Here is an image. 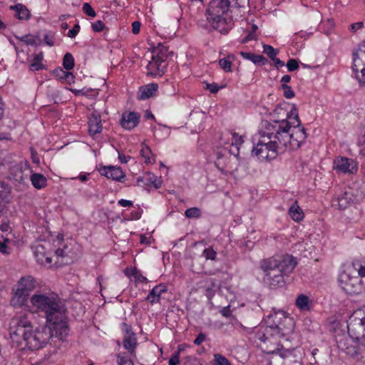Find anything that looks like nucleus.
I'll return each instance as SVG.
<instances>
[{"label": "nucleus", "instance_id": "e2e57ef3", "mask_svg": "<svg viewBox=\"0 0 365 365\" xmlns=\"http://www.w3.org/2000/svg\"><path fill=\"white\" fill-rule=\"evenodd\" d=\"M118 204L122 207H130L133 205L132 201L124 199L120 200Z\"/></svg>", "mask_w": 365, "mask_h": 365}, {"label": "nucleus", "instance_id": "680f3d73", "mask_svg": "<svg viewBox=\"0 0 365 365\" xmlns=\"http://www.w3.org/2000/svg\"><path fill=\"white\" fill-rule=\"evenodd\" d=\"M256 39V34L252 32V31H250L249 32V34L242 39V43H247L250 41H252V40H255Z\"/></svg>", "mask_w": 365, "mask_h": 365}, {"label": "nucleus", "instance_id": "6e6d98bb", "mask_svg": "<svg viewBox=\"0 0 365 365\" xmlns=\"http://www.w3.org/2000/svg\"><path fill=\"white\" fill-rule=\"evenodd\" d=\"M206 339V335L202 332H200L196 339L194 340V344L197 346L200 345Z\"/></svg>", "mask_w": 365, "mask_h": 365}, {"label": "nucleus", "instance_id": "cd10ccee", "mask_svg": "<svg viewBox=\"0 0 365 365\" xmlns=\"http://www.w3.org/2000/svg\"><path fill=\"white\" fill-rule=\"evenodd\" d=\"M145 182V184H152L155 188H159L161 186L162 181L158 178L157 176L151 173H147L143 177H139L137 179V182Z\"/></svg>", "mask_w": 365, "mask_h": 365}, {"label": "nucleus", "instance_id": "72a5a7b5", "mask_svg": "<svg viewBox=\"0 0 365 365\" xmlns=\"http://www.w3.org/2000/svg\"><path fill=\"white\" fill-rule=\"evenodd\" d=\"M230 135H232V140L231 145L232 146L235 145L236 150H237V153H235L232 151H230V153L237 156L239 154V146L240 145H242L243 143L242 137L241 135H239L236 133H230Z\"/></svg>", "mask_w": 365, "mask_h": 365}, {"label": "nucleus", "instance_id": "de8ad7c7", "mask_svg": "<svg viewBox=\"0 0 365 365\" xmlns=\"http://www.w3.org/2000/svg\"><path fill=\"white\" fill-rule=\"evenodd\" d=\"M287 67L289 71H294L299 68L298 61L296 59L291 58L287 61Z\"/></svg>", "mask_w": 365, "mask_h": 365}, {"label": "nucleus", "instance_id": "5701e85b", "mask_svg": "<svg viewBox=\"0 0 365 365\" xmlns=\"http://www.w3.org/2000/svg\"><path fill=\"white\" fill-rule=\"evenodd\" d=\"M158 85L157 83H150L140 87L137 95L138 100H146L153 96L158 91Z\"/></svg>", "mask_w": 365, "mask_h": 365}, {"label": "nucleus", "instance_id": "052dcab7", "mask_svg": "<svg viewBox=\"0 0 365 365\" xmlns=\"http://www.w3.org/2000/svg\"><path fill=\"white\" fill-rule=\"evenodd\" d=\"M217 252H202V257L206 260L211 259L215 260L216 258Z\"/></svg>", "mask_w": 365, "mask_h": 365}, {"label": "nucleus", "instance_id": "7c9ffc66", "mask_svg": "<svg viewBox=\"0 0 365 365\" xmlns=\"http://www.w3.org/2000/svg\"><path fill=\"white\" fill-rule=\"evenodd\" d=\"M310 299L305 294H299L296 299V306L301 311H309L310 309Z\"/></svg>", "mask_w": 365, "mask_h": 365}, {"label": "nucleus", "instance_id": "ddd939ff", "mask_svg": "<svg viewBox=\"0 0 365 365\" xmlns=\"http://www.w3.org/2000/svg\"><path fill=\"white\" fill-rule=\"evenodd\" d=\"M334 168L339 173L355 174L358 170V163L351 158L338 157L334 160Z\"/></svg>", "mask_w": 365, "mask_h": 365}, {"label": "nucleus", "instance_id": "2f4dec72", "mask_svg": "<svg viewBox=\"0 0 365 365\" xmlns=\"http://www.w3.org/2000/svg\"><path fill=\"white\" fill-rule=\"evenodd\" d=\"M289 214L292 219L295 222H299L304 218V213L302 210L295 202L289 210Z\"/></svg>", "mask_w": 365, "mask_h": 365}, {"label": "nucleus", "instance_id": "c9c22d12", "mask_svg": "<svg viewBox=\"0 0 365 365\" xmlns=\"http://www.w3.org/2000/svg\"><path fill=\"white\" fill-rule=\"evenodd\" d=\"M185 215L187 218H200L202 215V212L200 208L193 207L187 209L185 212Z\"/></svg>", "mask_w": 365, "mask_h": 365}, {"label": "nucleus", "instance_id": "a211bd4d", "mask_svg": "<svg viewBox=\"0 0 365 365\" xmlns=\"http://www.w3.org/2000/svg\"><path fill=\"white\" fill-rule=\"evenodd\" d=\"M357 199L352 192L345 191L339 195L336 200L332 201L334 206H338L341 210L347 208L351 205L355 203Z\"/></svg>", "mask_w": 365, "mask_h": 365}, {"label": "nucleus", "instance_id": "79ce46f5", "mask_svg": "<svg viewBox=\"0 0 365 365\" xmlns=\"http://www.w3.org/2000/svg\"><path fill=\"white\" fill-rule=\"evenodd\" d=\"M66 71L67 70L64 71L62 68L58 67L53 71L52 74L57 80L63 81Z\"/></svg>", "mask_w": 365, "mask_h": 365}, {"label": "nucleus", "instance_id": "7ed1b4c3", "mask_svg": "<svg viewBox=\"0 0 365 365\" xmlns=\"http://www.w3.org/2000/svg\"><path fill=\"white\" fill-rule=\"evenodd\" d=\"M30 303L34 312L43 314L46 324L58 329L59 335L68 334L66 308L56 294L37 292L30 298Z\"/></svg>", "mask_w": 365, "mask_h": 365}, {"label": "nucleus", "instance_id": "a18cd8bd", "mask_svg": "<svg viewBox=\"0 0 365 365\" xmlns=\"http://www.w3.org/2000/svg\"><path fill=\"white\" fill-rule=\"evenodd\" d=\"M82 10L88 16H91V17L96 16V12L94 11V9L92 8V6L88 3H84L83 4Z\"/></svg>", "mask_w": 365, "mask_h": 365}, {"label": "nucleus", "instance_id": "338daca9", "mask_svg": "<svg viewBox=\"0 0 365 365\" xmlns=\"http://www.w3.org/2000/svg\"><path fill=\"white\" fill-rule=\"evenodd\" d=\"M272 61L274 62V66L277 68L283 67L284 66V62L283 61L280 60L279 58H277V57H275Z\"/></svg>", "mask_w": 365, "mask_h": 365}, {"label": "nucleus", "instance_id": "49530a36", "mask_svg": "<svg viewBox=\"0 0 365 365\" xmlns=\"http://www.w3.org/2000/svg\"><path fill=\"white\" fill-rule=\"evenodd\" d=\"M151 153L150 148L148 145H145L140 150L141 155L145 158V163H150V160L149 158V155Z\"/></svg>", "mask_w": 365, "mask_h": 365}, {"label": "nucleus", "instance_id": "e433bc0d", "mask_svg": "<svg viewBox=\"0 0 365 365\" xmlns=\"http://www.w3.org/2000/svg\"><path fill=\"white\" fill-rule=\"evenodd\" d=\"M263 52L266 53L271 60H272L276 57L279 51L274 49L272 46L264 44L263 45Z\"/></svg>", "mask_w": 365, "mask_h": 365}, {"label": "nucleus", "instance_id": "13d9d810", "mask_svg": "<svg viewBox=\"0 0 365 365\" xmlns=\"http://www.w3.org/2000/svg\"><path fill=\"white\" fill-rule=\"evenodd\" d=\"M74 78H75L74 75L69 71H67L65 75V78L63 81L71 84V83H73L74 81Z\"/></svg>", "mask_w": 365, "mask_h": 365}, {"label": "nucleus", "instance_id": "2eb2a0df", "mask_svg": "<svg viewBox=\"0 0 365 365\" xmlns=\"http://www.w3.org/2000/svg\"><path fill=\"white\" fill-rule=\"evenodd\" d=\"M212 25V27L222 34H226L233 26L232 20L227 19V16H222L220 18L207 19Z\"/></svg>", "mask_w": 365, "mask_h": 365}, {"label": "nucleus", "instance_id": "3c124183", "mask_svg": "<svg viewBox=\"0 0 365 365\" xmlns=\"http://www.w3.org/2000/svg\"><path fill=\"white\" fill-rule=\"evenodd\" d=\"M54 34L49 32L44 35V41L46 45L49 46H53L54 45L53 42Z\"/></svg>", "mask_w": 365, "mask_h": 365}, {"label": "nucleus", "instance_id": "0e129e2a", "mask_svg": "<svg viewBox=\"0 0 365 365\" xmlns=\"http://www.w3.org/2000/svg\"><path fill=\"white\" fill-rule=\"evenodd\" d=\"M118 159L121 163H126L130 159V157L118 152Z\"/></svg>", "mask_w": 365, "mask_h": 365}, {"label": "nucleus", "instance_id": "aec40b11", "mask_svg": "<svg viewBox=\"0 0 365 365\" xmlns=\"http://www.w3.org/2000/svg\"><path fill=\"white\" fill-rule=\"evenodd\" d=\"M273 115L276 118L274 120H273L272 122H269L267 120L262 121V128H263V123H267L268 124L273 125L275 123V122L278 120H294L293 118L294 117V115L291 114V110L288 111L286 108H283L282 105L279 104L277 105L275 109L273 111Z\"/></svg>", "mask_w": 365, "mask_h": 365}, {"label": "nucleus", "instance_id": "69168bd1", "mask_svg": "<svg viewBox=\"0 0 365 365\" xmlns=\"http://www.w3.org/2000/svg\"><path fill=\"white\" fill-rule=\"evenodd\" d=\"M363 25H364L363 22H357V23L352 24L351 25V31L352 32H355L356 30L362 28Z\"/></svg>", "mask_w": 365, "mask_h": 365}, {"label": "nucleus", "instance_id": "393cba45", "mask_svg": "<svg viewBox=\"0 0 365 365\" xmlns=\"http://www.w3.org/2000/svg\"><path fill=\"white\" fill-rule=\"evenodd\" d=\"M153 56L155 59H159L161 61L165 62L166 59L170 55L168 47L163 43H158L157 46L154 47L153 51Z\"/></svg>", "mask_w": 365, "mask_h": 365}, {"label": "nucleus", "instance_id": "c756f323", "mask_svg": "<svg viewBox=\"0 0 365 365\" xmlns=\"http://www.w3.org/2000/svg\"><path fill=\"white\" fill-rule=\"evenodd\" d=\"M123 346L131 354L135 351L137 345V339L135 334H126L123 339Z\"/></svg>", "mask_w": 365, "mask_h": 365}, {"label": "nucleus", "instance_id": "dca6fc26", "mask_svg": "<svg viewBox=\"0 0 365 365\" xmlns=\"http://www.w3.org/2000/svg\"><path fill=\"white\" fill-rule=\"evenodd\" d=\"M101 175H104L109 179L115 181H122L125 178V175L120 167L115 166H102L98 170Z\"/></svg>", "mask_w": 365, "mask_h": 365}, {"label": "nucleus", "instance_id": "f704fd0d", "mask_svg": "<svg viewBox=\"0 0 365 365\" xmlns=\"http://www.w3.org/2000/svg\"><path fill=\"white\" fill-rule=\"evenodd\" d=\"M47 96L50 102L58 103L61 101L60 92L58 90L48 88L47 91Z\"/></svg>", "mask_w": 365, "mask_h": 365}, {"label": "nucleus", "instance_id": "20e7f679", "mask_svg": "<svg viewBox=\"0 0 365 365\" xmlns=\"http://www.w3.org/2000/svg\"><path fill=\"white\" fill-rule=\"evenodd\" d=\"M297 262L291 255H276L260 262V268L264 272V282L270 288L282 287L284 276L292 272Z\"/></svg>", "mask_w": 365, "mask_h": 365}, {"label": "nucleus", "instance_id": "bf43d9fd", "mask_svg": "<svg viewBox=\"0 0 365 365\" xmlns=\"http://www.w3.org/2000/svg\"><path fill=\"white\" fill-rule=\"evenodd\" d=\"M141 24L140 21H135L132 24V32L134 34H138L140 32Z\"/></svg>", "mask_w": 365, "mask_h": 365}, {"label": "nucleus", "instance_id": "4be33fe9", "mask_svg": "<svg viewBox=\"0 0 365 365\" xmlns=\"http://www.w3.org/2000/svg\"><path fill=\"white\" fill-rule=\"evenodd\" d=\"M363 48H365V40L362 41L359 43L358 48L354 49L352 52L353 64L351 66L353 72L355 73L356 78L359 81L361 85L365 86V80L362 81L359 78V69H358V61H360L359 53L363 51Z\"/></svg>", "mask_w": 365, "mask_h": 365}, {"label": "nucleus", "instance_id": "864d4df0", "mask_svg": "<svg viewBox=\"0 0 365 365\" xmlns=\"http://www.w3.org/2000/svg\"><path fill=\"white\" fill-rule=\"evenodd\" d=\"M19 40L21 41L25 42L28 45H31V46H36L37 45L35 38H33V37L29 38V36H27V35L19 38Z\"/></svg>", "mask_w": 365, "mask_h": 365}, {"label": "nucleus", "instance_id": "412c9836", "mask_svg": "<svg viewBox=\"0 0 365 365\" xmlns=\"http://www.w3.org/2000/svg\"><path fill=\"white\" fill-rule=\"evenodd\" d=\"M140 115L135 112L123 113L122 114L120 124L123 128L131 130L137 126L139 123Z\"/></svg>", "mask_w": 365, "mask_h": 365}, {"label": "nucleus", "instance_id": "c03bdc74", "mask_svg": "<svg viewBox=\"0 0 365 365\" xmlns=\"http://www.w3.org/2000/svg\"><path fill=\"white\" fill-rule=\"evenodd\" d=\"M215 365H231L230 362L227 358L221 354H215Z\"/></svg>", "mask_w": 365, "mask_h": 365}, {"label": "nucleus", "instance_id": "774afa93", "mask_svg": "<svg viewBox=\"0 0 365 365\" xmlns=\"http://www.w3.org/2000/svg\"><path fill=\"white\" fill-rule=\"evenodd\" d=\"M10 229L9 225L7 222H1L0 224V230L2 232H6Z\"/></svg>", "mask_w": 365, "mask_h": 365}, {"label": "nucleus", "instance_id": "9d476101", "mask_svg": "<svg viewBox=\"0 0 365 365\" xmlns=\"http://www.w3.org/2000/svg\"><path fill=\"white\" fill-rule=\"evenodd\" d=\"M11 158L10 155L0 158V165L4 168L9 170V178L17 182L24 183L28 176L27 173H25L21 165L18 164L13 165L12 162L10 161Z\"/></svg>", "mask_w": 365, "mask_h": 365}, {"label": "nucleus", "instance_id": "bb28decb", "mask_svg": "<svg viewBox=\"0 0 365 365\" xmlns=\"http://www.w3.org/2000/svg\"><path fill=\"white\" fill-rule=\"evenodd\" d=\"M240 55L247 60L251 61L255 64L264 66L267 63V59L262 55H257L250 52L241 51Z\"/></svg>", "mask_w": 365, "mask_h": 365}, {"label": "nucleus", "instance_id": "5fc2aeb1", "mask_svg": "<svg viewBox=\"0 0 365 365\" xmlns=\"http://www.w3.org/2000/svg\"><path fill=\"white\" fill-rule=\"evenodd\" d=\"M206 88L208 89L212 93H216L219 91L220 87L217 83H207Z\"/></svg>", "mask_w": 365, "mask_h": 365}, {"label": "nucleus", "instance_id": "8fccbe9b", "mask_svg": "<svg viewBox=\"0 0 365 365\" xmlns=\"http://www.w3.org/2000/svg\"><path fill=\"white\" fill-rule=\"evenodd\" d=\"M181 351V348L179 347V351L178 353H175L172 356V357L169 359L168 364L169 365H177L180 363V351Z\"/></svg>", "mask_w": 365, "mask_h": 365}, {"label": "nucleus", "instance_id": "473e14b6", "mask_svg": "<svg viewBox=\"0 0 365 365\" xmlns=\"http://www.w3.org/2000/svg\"><path fill=\"white\" fill-rule=\"evenodd\" d=\"M74 65L75 63L73 55L71 53H66L63 58V68L67 71H70L73 68Z\"/></svg>", "mask_w": 365, "mask_h": 365}, {"label": "nucleus", "instance_id": "ea45409f", "mask_svg": "<svg viewBox=\"0 0 365 365\" xmlns=\"http://www.w3.org/2000/svg\"><path fill=\"white\" fill-rule=\"evenodd\" d=\"M281 87L284 91V96L286 98L289 99L294 97L295 93L291 86H288L287 84L282 83Z\"/></svg>", "mask_w": 365, "mask_h": 365}, {"label": "nucleus", "instance_id": "4d7b16f0", "mask_svg": "<svg viewBox=\"0 0 365 365\" xmlns=\"http://www.w3.org/2000/svg\"><path fill=\"white\" fill-rule=\"evenodd\" d=\"M43 68V65L41 63L33 61L30 65V69L32 71H39Z\"/></svg>", "mask_w": 365, "mask_h": 365}, {"label": "nucleus", "instance_id": "423d86ee", "mask_svg": "<svg viewBox=\"0 0 365 365\" xmlns=\"http://www.w3.org/2000/svg\"><path fill=\"white\" fill-rule=\"evenodd\" d=\"M265 327L258 329L257 336L260 339L266 336L276 334L279 338L292 333L294 330L293 319L284 312L279 311L269 314L265 319Z\"/></svg>", "mask_w": 365, "mask_h": 365}, {"label": "nucleus", "instance_id": "603ef678", "mask_svg": "<svg viewBox=\"0 0 365 365\" xmlns=\"http://www.w3.org/2000/svg\"><path fill=\"white\" fill-rule=\"evenodd\" d=\"M80 29H81V27H80L79 24H75L74 26L73 27V29H71L68 32L67 36L71 38H75L77 36V34L79 33Z\"/></svg>", "mask_w": 365, "mask_h": 365}, {"label": "nucleus", "instance_id": "4c0bfd02", "mask_svg": "<svg viewBox=\"0 0 365 365\" xmlns=\"http://www.w3.org/2000/svg\"><path fill=\"white\" fill-rule=\"evenodd\" d=\"M131 274L135 279L136 282L146 283L148 279L142 275V274L136 269L132 268Z\"/></svg>", "mask_w": 365, "mask_h": 365}, {"label": "nucleus", "instance_id": "a19ab883", "mask_svg": "<svg viewBox=\"0 0 365 365\" xmlns=\"http://www.w3.org/2000/svg\"><path fill=\"white\" fill-rule=\"evenodd\" d=\"M117 363L118 365H134L129 356L120 354L118 356Z\"/></svg>", "mask_w": 365, "mask_h": 365}, {"label": "nucleus", "instance_id": "6e6552de", "mask_svg": "<svg viewBox=\"0 0 365 365\" xmlns=\"http://www.w3.org/2000/svg\"><path fill=\"white\" fill-rule=\"evenodd\" d=\"M36 287V282L35 279L28 275L22 277L14 289V295L11 298V303L14 307H21L29 299L30 292L34 291Z\"/></svg>", "mask_w": 365, "mask_h": 365}, {"label": "nucleus", "instance_id": "9b49d317", "mask_svg": "<svg viewBox=\"0 0 365 365\" xmlns=\"http://www.w3.org/2000/svg\"><path fill=\"white\" fill-rule=\"evenodd\" d=\"M257 335L258 330L255 334V341L263 352L269 354L274 353L279 354V351L282 350L279 349L278 339L279 337L277 336L276 334L268 335L262 339L259 338Z\"/></svg>", "mask_w": 365, "mask_h": 365}, {"label": "nucleus", "instance_id": "c85d7f7f", "mask_svg": "<svg viewBox=\"0 0 365 365\" xmlns=\"http://www.w3.org/2000/svg\"><path fill=\"white\" fill-rule=\"evenodd\" d=\"M32 185L38 190L45 187L47 185L46 178L41 173H32L30 176Z\"/></svg>", "mask_w": 365, "mask_h": 365}, {"label": "nucleus", "instance_id": "f03ea898", "mask_svg": "<svg viewBox=\"0 0 365 365\" xmlns=\"http://www.w3.org/2000/svg\"><path fill=\"white\" fill-rule=\"evenodd\" d=\"M291 114L294 115L292 120H282L271 125L265 124L264 133L271 135L276 139V145L283 153L285 150H296L299 149L307 138L305 128L302 126L301 120L298 115V109L296 105L293 104L291 109Z\"/></svg>", "mask_w": 365, "mask_h": 365}, {"label": "nucleus", "instance_id": "0eeeda50", "mask_svg": "<svg viewBox=\"0 0 365 365\" xmlns=\"http://www.w3.org/2000/svg\"><path fill=\"white\" fill-rule=\"evenodd\" d=\"M264 130L265 124L264 123L263 128L259 130L261 139L254 146L252 154L259 159H274L278 153H280V150L278 147L275 146L278 145L276 139L272 138L271 135H265L264 133Z\"/></svg>", "mask_w": 365, "mask_h": 365}, {"label": "nucleus", "instance_id": "b1692460", "mask_svg": "<svg viewBox=\"0 0 365 365\" xmlns=\"http://www.w3.org/2000/svg\"><path fill=\"white\" fill-rule=\"evenodd\" d=\"M167 289L165 285L162 284H158L153 288L146 297V300L150 302L152 304L160 302L161 294L165 293Z\"/></svg>", "mask_w": 365, "mask_h": 365}, {"label": "nucleus", "instance_id": "4468645a", "mask_svg": "<svg viewBox=\"0 0 365 365\" xmlns=\"http://www.w3.org/2000/svg\"><path fill=\"white\" fill-rule=\"evenodd\" d=\"M279 355L283 359L282 365H302V355L298 349H282Z\"/></svg>", "mask_w": 365, "mask_h": 365}, {"label": "nucleus", "instance_id": "a878e982", "mask_svg": "<svg viewBox=\"0 0 365 365\" xmlns=\"http://www.w3.org/2000/svg\"><path fill=\"white\" fill-rule=\"evenodd\" d=\"M9 9L16 12V17L20 20H28L30 19V11L22 4H16L15 5H11L10 6Z\"/></svg>", "mask_w": 365, "mask_h": 365}, {"label": "nucleus", "instance_id": "58836bf2", "mask_svg": "<svg viewBox=\"0 0 365 365\" xmlns=\"http://www.w3.org/2000/svg\"><path fill=\"white\" fill-rule=\"evenodd\" d=\"M219 64L220 67L225 71V72H230L232 71L231 69V65L232 62L229 59V56L227 58H222L219 61Z\"/></svg>", "mask_w": 365, "mask_h": 365}, {"label": "nucleus", "instance_id": "f3484780", "mask_svg": "<svg viewBox=\"0 0 365 365\" xmlns=\"http://www.w3.org/2000/svg\"><path fill=\"white\" fill-rule=\"evenodd\" d=\"M167 66L165 62L155 59V57L152 56L151 61H149L146 67L148 75L154 77L161 76L165 72Z\"/></svg>", "mask_w": 365, "mask_h": 365}, {"label": "nucleus", "instance_id": "f257e3e1", "mask_svg": "<svg viewBox=\"0 0 365 365\" xmlns=\"http://www.w3.org/2000/svg\"><path fill=\"white\" fill-rule=\"evenodd\" d=\"M58 329L46 324L34 330L27 314H20L13 317L9 327L12 340L17 343L24 341L26 346L31 350L42 349L53 336L63 340L68 336L59 335Z\"/></svg>", "mask_w": 365, "mask_h": 365}, {"label": "nucleus", "instance_id": "09e8293b", "mask_svg": "<svg viewBox=\"0 0 365 365\" xmlns=\"http://www.w3.org/2000/svg\"><path fill=\"white\" fill-rule=\"evenodd\" d=\"M91 27L96 32H100L104 30L105 24L101 20H98L94 23H92Z\"/></svg>", "mask_w": 365, "mask_h": 365}, {"label": "nucleus", "instance_id": "39448f33", "mask_svg": "<svg viewBox=\"0 0 365 365\" xmlns=\"http://www.w3.org/2000/svg\"><path fill=\"white\" fill-rule=\"evenodd\" d=\"M339 282L348 294L362 293L365 290V257L355 258L351 265L341 273Z\"/></svg>", "mask_w": 365, "mask_h": 365}, {"label": "nucleus", "instance_id": "37998d69", "mask_svg": "<svg viewBox=\"0 0 365 365\" xmlns=\"http://www.w3.org/2000/svg\"><path fill=\"white\" fill-rule=\"evenodd\" d=\"M205 283L207 295L210 296L212 294V288L217 287V285L216 284V281L212 278L206 279Z\"/></svg>", "mask_w": 365, "mask_h": 365}, {"label": "nucleus", "instance_id": "1a4fd4ad", "mask_svg": "<svg viewBox=\"0 0 365 365\" xmlns=\"http://www.w3.org/2000/svg\"><path fill=\"white\" fill-rule=\"evenodd\" d=\"M36 262L46 267L61 266L64 264L63 258L65 252H34Z\"/></svg>", "mask_w": 365, "mask_h": 365}, {"label": "nucleus", "instance_id": "f8f14e48", "mask_svg": "<svg viewBox=\"0 0 365 365\" xmlns=\"http://www.w3.org/2000/svg\"><path fill=\"white\" fill-rule=\"evenodd\" d=\"M230 4V0H212L207 9V19L227 16Z\"/></svg>", "mask_w": 365, "mask_h": 365}, {"label": "nucleus", "instance_id": "6ab92c4d", "mask_svg": "<svg viewBox=\"0 0 365 365\" xmlns=\"http://www.w3.org/2000/svg\"><path fill=\"white\" fill-rule=\"evenodd\" d=\"M103 125L101 123V117L100 113L93 110L91 116L88 118V132L91 135H95L101 133Z\"/></svg>", "mask_w": 365, "mask_h": 365}]
</instances>
